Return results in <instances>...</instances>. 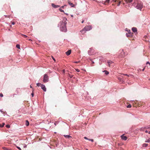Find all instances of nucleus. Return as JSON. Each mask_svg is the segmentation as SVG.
I'll return each mask as SVG.
<instances>
[{
	"mask_svg": "<svg viewBox=\"0 0 150 150\" xmlns=\"http://www.w3.org/2000/svg\"><path fill=\"white\" fill-rule=\"evenodd\" d=\"M92 28V26L91 25H86L82 30H80V32L82 33L84 31V33L86 31L90 30Z\"/></svg>",
	"mask_w": 150,
	"mask_h": 150,
	"instance_id": "f257e3e1",
	"label": "nucleus"
},
{
	"mask_svg": "<svg viewBox=\"0 0 150 150\" xmlns=\"http://www.w3.org/2000/svg\"><path fill=\"white\" fill-rule=\"evenodd\" d=\"M136 7L138 9L141 10L143 7V4L140 2H138L136 6Z\"/></svg>",
	"mask_w": 150,
	"mask_h": 150,
	"instance_id": "f03ea898",
	"label": "nucleus"
},
{
	"mask_svg": "<svg viewBox=\"0 0 150 150\" xmlns=\"http://www.w3.org/2000/svg\"><path fill=\"white\" fill-rule=\"evenodd\" d=\"M67 20V19L66 18H64L63 19V20L60 22L59 23L60 24V26H63L64 24H65V25H66L67 22H66V21Z\"/></svg>",
	"mask_w": 150,
	"mask_h": 150,
	"instance_id": "7ed1b4c3",
	"label": "nucleus"
},
{
	"mask_svg": "<svg viewBox=\"0 0 150 150\" xmlns=\"http://www.w3.org/2000/svg\"><path fill=\"white\" fill-rule=\"evenodd\" d=\"M63 26H60V28L61 31L66 32L67 30L66 26L65 25V24H64Z\"/></svg>",
	"mask_w": 150,
	"mask_h": 150,
	"instance_id": "20e7f679",
	"label": "nucleus"
},
{
	"mask_svg": "<svg viewBox=\"0 0 150 150\" xmlns=\"http://www.w3.org/2000/svg\"><path fill=\"white\" fill-rule=\"evenodd\" d=\"M49 80V78L47 75L45 74L44 76L43 81L44 82L46 83Z\"/></svg>",
	"mask_w": 150,
	"mask_h": 150,
	"instance_id": "39448f33",
	"label": "nucleus"
},
{
	"mask_svg": "<svg viewBox=\"0 0 150 150\" xmlns=\"http://www.w3.org/2000/svg\"><path fill=\"white\" fill-rule=\"evenodd\" d=\"M129 32H130V33L129 32L128 33H127L126 34L127 37L128 38L131 37L133 36V33H131L130 32V30H129Z\"/></svg>",
	"mask_w": 150,
	"mask_h": 150,
	"instance_id": "423d86ee",
	"label": "nucleus"
},
{
	"mask_svg": "<svg viewBox=\"0 0 150 150\" xmlns=\"http://www.w3.org/2000/svg\"><path fill=\"white\" fill-rule=\"evenodd\" d=\"M41 88L45 91L46 90V88L45 86L43 84H42L41 86Z\"/></svg>",
	"mask_w": 150,
	"mask_h": 150,
	"instance_id": "0eeeda50",
	"label": "nucleus"
},
{
	"mask_svg": "<svg viewBox=\"0 0 150 150\" xmlns=\"http://www.w3.org/2000/svg\"><path fill=\"white\" fill-rule=\"evenodd\" d=\"M121 139L124 140H126L127 139V137L125 136H124V135H122L121 136Z\"/></svg>",
	"mask_w": 150,
	"mask_h": 150,
	"instance_id": "6e6552de",
	"label": "nucleus"
},
{
	"mask_svg": "<svg viewBox=\"0 0 150 150\" xmlns=\"http://www.w3.org/2000/svg\"><path fill=\"white\" fill-rule=\"evenodd\" d=\"M67 0L68 3L70 6H71V7H74V5L73 3H71L70 2V1H69V0Z\"/></svg>",
	"mask_w": 150,
	"mask_h": 150,
	"instance_id": "1a4fd4ad",
	"label": "nucleus"
},
{
	"mask_svg": "<svg viewBox=\"0 0 150 150\" xmlns=\"http://www.w3.org/2000/svg\"><path fill=\"white\" fill-rule=\"evenodd\" d=\"M52 6L54 8H57L60 7L58 5H55L54 4H52Z\"/></svg>",
	"mask_w": 150,
	"mask_h": 150,
	"instance_id": "9d476101",
	"label": "nucleus"
},
{
	"mask_svg": "<svg viewBox=\"0 0 150 150\" xmlns=\"http://www.w3.org/2000/svg\"><path fill=\"white\" fill-rule=\"evenodd\" d=\"M132 30L133 32L135 33L137 32V29L136 28L133 27L132 28Z\"/></svg>",
	"mask_w": 150,
	"mask_h": 150,
	"instance_id": "9b49d317",
	"label": "nucleus"
},
{
	"mask_svg": "<svg viewBox=\"0 0 150 150\" xmlns=\"http://www.w3.org/2000/svg\"><path fill=\"white\" fill-rule=\"evenodd\" d=\"M71 52V50H68L67 52H66V54L67 55H69L70 54Z\"/></svg>",
	"mask_w": 150,
	"mask_h": 150,
	"instance_id": "f8f14e48",
	"label": "nucleus"
},
{
	"mask_svg": "<svg viewBox=\"0 0 150 150\" xmlns=\"http://www.w3.org/2000/svg\"><path fill=\"white\" fill-rule=\"evenodd\" d=\"M144 128H146V129H149V128H150V126L149 127V126H147L146 127H144V128H143V127L141 128V130H143Z\"/></svg>",
	"mask_w": 150,
	"mask_h": 150,
	"instance_id": "ddd939ff",
	"label": "nucleus"
},
{
	"mask_svg": "<svg viewBox=\"0 0 150 150\" xmlns=\"http://www.w3.org/2000/svg\"><path fill=\"white\" fill-rule=\"evenodd\" d=\"M64 136L66 138H71V137L69 135H64Z\"/></svg>",
	"mask_w": 150,
	"mask_h": 150,
	"instance_id": "4468645a",
	"label": "nucleus"
},
{
	"mask_svg": "<svg viewBox=\"0 0 150 150\" xmlns=\"http://www.w3.org/2000/svg\"><path fill=\"white\" fill-rule=\"evenodd\" d=\"M133 0H125V1L127 3H130L132 2Z\"/></svg>",
	"mask_w": 150,
	"mask_h": 150,
	"instance_id": "2eb2a0df",
	"label": "nucleus"
},
{
	"mask_svg": "<svg viewBox=\"0 0 150 150\" xmlns=\"http://www.w3.org/2000/svg\"><path fill=\"white\" fill-rule=\"evenodd\" d=\"M108 65L109 67H110V64L113 63V62L111 61H109L108 62Z\"/></svg>",
	"mask_w": 150,
	"mask_h": 150,
	"instance_id": "dca6fc26",
	"label": "nucleus"
},
{
	"mask_svg": "<svg viewBox=\"0 0 150 150\" xmlns=\"http://www.w3.org/2000/svg\"><path fill=\"white\" fill-rule=\"evenodd\" d=\"M109 0H106L105 2V4H107L109 3Z\"/></svg>",
	"mask_w": 150,
	"mask_h": 150,
	"instance_id": "f3484780",
	"label": "nucleus"
},
{
	"mask_svg": "<svg viewBox=\"0 0 150 150\" xmlns=\"http://www.w3.org/2000/svg\"><path fill=\"white\" fill-rule=\"evenodd\" d=\"M103 72H105V74L107 75H108L109 73V72L108 71H106V70L104 71H103Z\"/></svg>",
	"mask_w": 150,
	"mask_h": 150,
	"instance_id": "a211bd4d",
	"label": "nucleus"
},
{
	"mask_svg": "<svg viewBox=\"0 0 150 150\" xmlns=\"http://www.w3.org/2000/svg\"><path fill=\"white\" fill-rule=\"evenodd\" d=\"M26 123H25V125L27 126H28L29 125V122L27 120H26Z\"/></svg>",
	"mask_w": 150,
	"mask_h": 150,
	"instance_id": "6ab92c4d",
	"label": "nucleus"
},
{
	"mask_svg": "<svg viewBox=\"0 0 150 150\" xmlns=\"http://www.w3.org/2000/svg\"><path fill=\"white\" fill-rule=\"evenodd\" d=\"M5 125V123H3L2 124H0V127H3L4 125Z\"/></svg>",
	"mask_w": 150,
	"mask_h": 150,
	"instance_id": "aec40b11",
	"label": "nucleus"
},
{
	"mask_svg": "<svg viewBox=\"0 0 150 150\" xmlns=\"http://www.w3.org/2000/svg\"><path fill=\"white\" fill-rule=\"evenodd\" d=\"M145 142H146L149 143L150 142V138H149V139L146 140Z\"/></svg>",
	"mask_w": 150,
	"mask_h": 150,
	"instance_id": "412c9836",
	"label": "nucleus"
},
{
	"mask_svg": "<svg viewBox=\"0 0 150 150\" xmlns=\"http://www.w3.org/2000/svg\"><path fill=\"white\" fill-rule=\"evenodd\" d=\"M148 145V144H144L143 145V147H146Z\"/></svg>",
	"mask_w": 150,
	"mask_h": 150,
	"instance_id": "4be33fe9",
	"label": "nucleus"
},
{
	"mask_svg": "<svg viewBox=\"0 0 150 150\" xmlns=\"http://www.w3.org/2000/svg\"><path fill=\"white\" fill-rule=\"evenodd\" d=\"M36 85L37 86H41V85H42V84L40 83H37Z\"/></svg>",
	"mask_w": 150,
	"mask_h": 150,
	"instance_id": "5701e85b",
	"label": "nucleus"
},
{
	"mask_svg": "<svg viewBox=\"0 0 150 150\" xmlns=\"http://www.w3.org/2000/svg\"><path fill=\"white\" fill-rule=\"evenodd\" d=\"M59 10L62 12H64V11L61 9V8H59Z\"/></svg>",
	"mask_w": 150,
	"mask_h": 150,
	"instance_id": "b1692460",
	"label": "nucleus"
},
{
	"mask_svg": "<svg viewBox=\"0 0 150 150\" xmlns=\"http://www.w3.org/2000/svg\"><path fill=\"white\" fill-rule=\"evenodd\" d=\"M21 35L24 38H26L27 37V36L25 35L21 34Z\"/></svg>",
	"mask_w": 150,
	"mask_h": 150,
	"instance_id": "393cba45",
	"label": "nucleus"
},
{
	"mask_svg": "<svg viewBox=\"0 0 150 150\" xmlns=\"http://www.w3.org/2000/svg\"><path fill=\"white\" fill-rule=\"evenodd\" d=\"M16 47L19 49H20V45H19L17 44L16 45Z\"/></svg>",
	"mask_w": 150,
	"mask_h": 150,
	"instance_id": "a878e982",
	"label": "nucleus"
},
{
	"mask_svg": "<svg viewBox=\"0 0 150 150\" xmlns=\"http://www.w3.org/2000/svg\"><path fill=\"white\" fill-rule=\"evenodd\" d=\"M127 108H130L131 107V105L130 104H129L127 106Z\"/></svg>",
	"mask_w": 150,
	"mask_h": 150,
	"instance_id": "bb28decb",
	"label": "nucleus"
},
{
	"mask_svg": "<svg viewBox=\"0 0 150 150\" xmlns=\"http://www.w3.org/2000/svg\"><path fill=\"white\" fill-rule=\"evenodd\" d=\"M66 6H67V5H65L63 6H62L60 8H64Z\"/></svg>",
	"mask_w": 150,
	"mask_h": 150,
	"instance_id": "cd10ccee",
	"label": "nucleus"
},
{
	"mask_svg": "<svg viewBox=\"0 0 150 150\" xmlns=\"http://www.w3.org/2000/svg\"><path fill=\"white\" fill-rule=\"evenodd\" d=\"M6 127L8 128H9L10 127V125H6Z\"/></svg>",
	"mask_w": 150,
	"mask_h": 150,
	"instance_id": "c85d7f7f",
	"label": "nucleus"
},
{
	"mask_svg": "<svg viewBox=\"0 0 150 150\" xmlns=\"http://www.w3.org/2000/svg\"><path fill=\"white\" fill-rule=\"evenodd\" d=\"M75 70L76 71H77L78 72H79L80 71L78 69H76Z\"/></svg>",
	"mask_w": 150,
	"mask_h": 150,
	"instance_id": "c756f323",
	"label": "nucleus"
},
{
	"mask_svg": "<svg viewBox=\"0 0 150 150\" xmlns=\"http://www.w3.org/2000/svg\"><path fill=\"white\" fill-rule=\"evenodd\" d=\"M124 75H125V76H129V75H128L127 74H123Z\"/></svg>",
	"mask_w": 150,
	"mask_h": 150,
	"instance_id": "7c9ffc66",
	"label": "nucleus"
},
{
	"mask_svg": "<svg viewBox=\"0 0 150 150\" xmlns=\"http://www.w3.org/2000/svg\"><path fill=\"white\" fill-rule=\"evenodd\" d=\"M88 140L91 141L92 142H93V139H88Z\"/></svg>",
	"mask_w": 150,
	"mask_h": 150,
	"instance_id": "2f4dec72",
	"label": "nucleus"
},
{
	"mask_svg": "<svg viewBox=\"0 0 150 150\" xmlns=\"http://www.w3.org/2000/svg\"><path fill=\"white\" fill-rule=\"evenodd\" d=\"M17 148L19 150H21V149L18 146H17Z\"/></svg>",
	"mask_w": 150,
	"mask_h": 150,
	"instance_id": "473e14b6",
	"label": "nucleus"
},
{
	"mask_svg": "<svg viewBox=\"0 0 150 150\" xmlns=\"http://www.w3.org/2000/svg\"><path fill=\"white\" fill-rule=\"evenodd\" d=\"M26 147H27V145L25 144H24V146H23V147L24 148H26Z\"/></svg>",
	"mask_w": 150,
	"mask_h": 150,
	"instance_id": "72a5a7b5",
	"label": "nucleus"
},
{
	"mask_svg": "<svg viewBox=\"0 0 150 150\" xmlns=\"http://www.w3.org/2000/svg\"><path fill=\"white\" fill-rule=\"evenodd\" d=\"M84 139H87V140H88V139L86 137H84Z\"/></svg>",
	"mask_w": 150,
	"mask_h": 150,
	"instance_id": "f704fd0d",
	"label": "nucleus"
},
{
	"mask_svg": "<svg viewBox=\"0 0 150 150\" xmlns=\"http://www.w3.org/2000/svg\"><path fill=\"white\" fill-rule=\"evenodd\" d=\"M69 76L71 78H72L73 76V75H69Z\"/></svg>",
	"mask_w": 150,
	"mask_h": 150,
	"instance_id": "c9c22d12",
	"label": "nucleus"
},
{
	"mask_svg": "<svg viewBox=\"0 0 150 150\" xmlns=\"http://www.w3.org/2000/svg\"><path fill=\"white\" fill-rule=\"evenodd\" d=\"M121 2L120 1L119 2V3L118 4H117V6H119V5H120V3Z\"/></svg>",
	"mask_w": 150,
	"mask_h": 150,
	"instance_id": "e433bc0d",
	"label": "nucleus"
},
{
	"mask_svg": "<svg viewBox=\"0 0 150 150\" xmlns=\"http://www.w3.org/2000/svg\"><path fill=\"white\" fill-rule=\"evenodd\" d=\"M12 25H14L15 24V23L14 22H12Z\"/></svg>",
	"mask_w": 150,
	"mask_h": 150,
	"instance_id": "4c0bfd02",
	"label": "nucleus"
},
{
	"mask_svg": "<svg viewBox=\"0 0 150 150\" xmlns=\"http://www.w3.org/2000/svg\"><path fill=\"white\" fill-rule=\"evenodd\" d=\"M0 96L1 97H3V94H0Z\"/></svg>",
	"mask_w": 150,
	"mask_h": 150,
	"instance_id": "58836bf2",
	"label": "nucleus"
},
{
	"mask_svg": "<svg viewBox=\"0 0 150 150\" xmlns=\"http://www.w3.org/2000/svg\"><path fill=\"white\" fill-rule=\"evenodd\" d=\"M118 79L120 81H121V78H118Z\"/></svg>",
	"mask_w": 150,
	"mask_h": 150,
	"instance_id": "ea45409f",
	"label": "nucleus"
},
{
	"mask_svg": "<svg viewBox=\"0 0 150 150\" xmlns=\"http://www.w3.org/2000/svg\"><path fill=\"white\" fill-rule=\"evenodd\" d=\"M46 123L49 124L50 123V122H48V121H47V122H46Z\"/></svg>",
	"mask_w": 150,
	"mask_h": 150,
	"instance_id": "a19ab883",
	"label": "nucleus"
},
{
	"mask_svg": "<svg viewBox=\"0 0 150 150\" xmlns=\"http://www.w3.org/2000/svg\"><path fill=\"white\" fill-rule=\"evenodd\" d=\"M52 57V58L53 59V60H54V61H55V59H54V58L53 57Z\"/></svg>",
	"mask_w": 150,
	"mask_h": 150,
	"instance_id": "79ce46f5",
	"label": "nucleus"
},
{
	"mask_svg": "<svg viewBox=\"0 0 150 150\" xmlns=\"http://www.w3.org/2000/svg\"><path fill=\"white\" fill-rule=\"evenodd\" d=\"M0 111L1 112H2H2H3V111H2V110H1V109L0 110Z\"/></svg>",
	"mask_w": 150,
	"mask_h": 150,
	"instance_id": "37998d69",
	"label": "nucleus"
},
{
	"mask_svg": "<svg viewBox=\"0 0 150 150\" xmlns=\"http://www.w3.org/2000/svg\"><path fill=\"white\" fill-rule=\"evenodd\" d=\"M84 22V20H83V21H81V23H83Z\"/></svg>",
	"mask_w": 150,
	"mask_h": 150,
	"instance_id": "c03bdc74",
	"label": "nucleus"
},
{
	"mask_svg": "<svg viewBox=\"0 0 150 150\" xmlns=\"http://www.w3.org/2000/svg\"><path fill=\"white\" fill-rule=\"evenodd\" d=\"M145 132L146 133H147V132H148V131H147V130H146V131H145Z\"/></svg>",
	"mask_w": 150,
	"mask_h": 150,
	"instance_id": "a18cd8bd",
	"label": "nucleus"
},
{
	"mask_svg": "<svg viewBox=\"0 0 150 150\" xmlns=\"http://www.w3.org/2000/svg\"><path fill=\"white\" fill-rule=\"evenodd\" d=\"M149 63H150L149 62H146V64H149Z\"/></svg>",
	"mask_w": 150,
	"mask_h": 150,
	"instance_id": "49530a36",
	"label": "nucleus"
},
{
	"mask_svg": "<svg viewBox=\"0 0 150 150\" xmlns=\"http://www.w3.org/2000/svg\"><path fill=\"white\" fill-rule=\"evenodd\" d=\"M32 97H33L34 96V94H31Z\"/></svg>",
	"mask_w": 150,
	"mask_h": 150,
	"instance_id": "de8ad7c7",
	"label": "nucleus"
},
{
	"mask_svg": "<svg viewBox=\"0 0 150 150\" xmlns=\"http://www.w3.org/2000/svg\"><path fill=\"white\" fill-rule=\"evenodd\" d=\"M28 40H29V41H32V40H31V39H29Z\"/></svg>",
	"mask_w": 150,
	"mask_h": 150,
	"instance_id": "09e8293b",
	"label": "nucleus"
},
{
	"mask_svg": "<svg viewBox=\"0 0 150 150\" xmlns=\"http://www.w3.org/2000/svg\"><path fill=\"white\" fill-rule=\"evenodd\" d=\"M78 62H75V63H77Z\"/></svg>",
	"mask_w": 150,
	"mask_h": 150,
	"instance_id": "8fccbe9b",
	"label": "nucleus"
},
{
	"mask_svg": "<svg viewBox=\"0 0 150 150\" xmlns=\"http://www.w3.org/2000/svg\"><path fill=\"white\" fill-rule=\"evenodd\" d=\"M71 17H73V15H71Z\"/></svg>",
	"mask_w": 150,
	"mask_h": 150,
	"instance_id": "3c124183",
	"label": "nucleus"
},
{
	"mask_svg": "<svg viewBox=\"0 0 150 150\" xmlns=\"http://www.w3.org/2000/svg\"><path fill=\"white\" fill-rule=\"evenodd\" d=\"M129 30H128V31H127L128 33H129H129H130V32H129Z\"/></svg>",
	"mask_w": 150,
	"mask_h": 150,
	"instance_id": "603ef678",
	"label": "nucleus"
},
{
	"mask_svg": "<svg viewBox=\"0 0 150 150\" xmlns=\"http://www.w3.org/2000/svg\"><path fill=\"white\" fill-rule=\"evenodd\" d=\"M148 133H149V134H150V131L149 132H148Z\"/></svg>",
	"mask_w": 150,
	"mask_h": 150,
	"instance_id": "864d4df0",
	"label": "nucleus"
},
{
	"mask_svg": "<svg viewBox=\"0 0 150 150\" xmlns=\"http://www.w3.org/2000/svg\"><path fill=\"white\" fill-rule=\"evenodd\" d=\"M54 124L55 125H56V123H54Z\"/></svg>",
	"mask_w": 150,
	"mask_h": 150,
	"instance_id": "5fc2aeb1",
	"label": "nucleus"
},
{
	"mask_svg": "<svg viewBox=\"0 0 150 150\" xmlns=\"http://www.w3.org/2000/svg\"><path fill=\"white\" fill-rule=\"evenodd\" d=\"M144 69H142V71H144Z\"/></svg>",
	"mask_w": 150,
	"mask_h": 150,
	"instance_id": "6e6d98bb",
	"label": "nucleus"
},
{
	"mask_svg": "<svg viewBox=\"0 0 150 150\" xmlns=\"http://www.w3.org/2000/svg\"><path fill=\"white\" fill-rule=\"evenodd\" d=\"M30 88H32V87L31 85L30 86Z\"/></svg>",
	"mask_w": 150,
	"mask_h": 150,
	"instance_id": "4d7b16f0",
	"label": "nucleus"
},
{
	"mask_svg": "<svg viewBox=\"0 0 150 150\" xmlns=\"http://www.w3.org/2000/svg\"><path fill=\"white\" fill-rule=\"evenodd\" d=\"M149 65H150V63H149Z\"/></svg>",
	"mask_w": 150,
	"mask_h": 150,
	"instance_id": "13d9d810",
	"label": "nucleus"
},
{
	"mask_svg": "<svg viewBox=\"0 0 150 150\" xmlns=\"http://www.w3.org/2000/svg\"><path fill=\"white\" fill-rule=\"evenodd\" d=\"M88 150V149H87V150Z\"/></svg>",
	"mask_w": 150,
	"mask_h": 150,
	"instance_id": "bf43d9fd",
	"label": "nucleus"
}]
</instances>
